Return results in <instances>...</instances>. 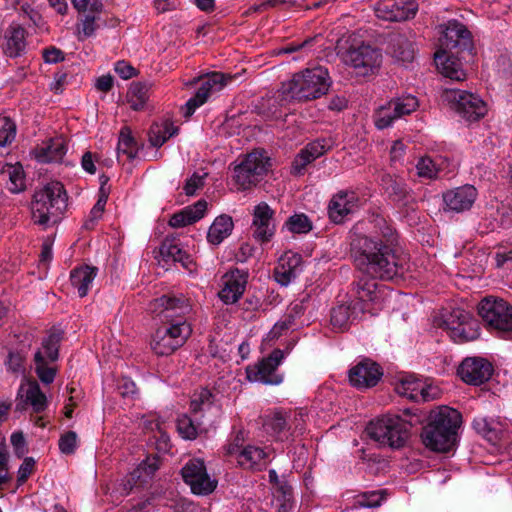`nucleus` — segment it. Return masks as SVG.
I'll return each mask as SVG.
<instances>
[{
    "label": "nucleus",
    "instance_id": "f704fd0d",
    "mask_svg": "<svg viewBox=\"0 0 512 512\" xmlns=\"http://www.w3.org/2000/svg\"><path fill=\"white\" fill-rule=\"evenodd\" d=\"M396 391L398 394L416 402L429 399L427 388L420 381L412 378L402 379L397 385Z\"/></svg>",
    "mask_w": 512,
    "mask_h": 512
},
{
    "label": "nucleus",
    "instance_id": "473e14b6",
    "mask_svg": "<svg viewBox=\"0 0 512 512\" xmlns=\"http://www.w3.org/2000/svg\"><path fill=\"white\" fill-rule=\"evenodd\" d=\"M98 269L93 266L83 265L71 271L70 280L78 291L80 297L88 294L89 286L97 275Z\"/></svg>",
    "mask_w": 512,
    "mask_h": 512
},
{
    "label": "nucleus",
    "instance_id": "0e129e2a",
    "mask_svg": "<svg viewBox=\"0 0 512 512\" xmlns=\"http://www.w3.org/2000/svg\"><path fill=\"white\" fill-rule=\"evenodd\" d=\"M383 496L380 492L364 493L359 499L358 504L362 507L374 508L380 505Z\"/></svg>",
    "mask_w": 512,
    "mask_h": 512
},
{
    "label": "nucleus",
    "instance_id": "393cba45",
    "mask_svg": "<svg viewBox=\"0 0 512 512\" xmlns=\"http://www.w3.org/2000/svg\"><path fill=\"white\" fill-rule=\"evenodd\" d=\"M19 394L21 395L24 404L17 403L16 410L23 411L25 409V404H30L35 413H41L46 409L47 398L36 381H30L25 385H22L20 387Z\"/></svg>",
    "mask_w": 512,
    "mask_h": 512
},
{
    "label": "nucleus",
    "instance_id": "6ab92c4d",
    "mask_svg": "<svg viewBox=\"0 0 512 512\" xmlns=\"http://www.w3.org/2000/svg\"><path fill=\"white\" fill-rule=\"evenodd\" d=\"M247 279L248 272L244 270L234 269L226 273L222 278L223 287L218 293L219 298L225 304L237 302L245 291Z\"/></svg>",
    "mask_w": 512,
    "mask_h": 512
},
{
    "label": "nucleus",
    "instance_id": "a878e982",
    "mask_svg": "<svg viewBox=\"0 0 512 512\" xmlns=\"http://www.w3.org/2000/svg\"><path fill=\"white\" fill-rule=\"evenodd\" d=\"M238 464L247 470L262 471L268 464V454L258 446H245L236 457Z\"/></svg>",
    "mask_w": 512,
    "mask_h": 512
},
{
    "label": "nucleus",
    "instance_id": "de8ad7c7",
    "mask_svg": "<svg viewBox=\"0 0 512 512\" xmlns=\"http://www.w3.org/2000/svg\"><path fill=\"white\" fill-rule=\"evenodd\" d=\"M177 431L183 439L194 440L198 435V428L193 420L186 414H183L177 419Z\"/></svg>",
    "mask_w": 512,
    "mask_h": 512
},
{
    "label": "nucleus",
    "instance_id": "9b49d317",
    "mask_svg": "<svg viewBox=\"0 0 512 512\" xmlns=\"http://www.w3.org/2000/svg\"><path fill=\"white\" fill-rule=\"evenodd\" d=\"M445 98L452 104L456 112L467 121H478L487 113L486 103L473 93L450 89L445 91Z\"/></svg>",
    "mask_w": 512,
    "mask_h": 512
},
{
    "label": "nucleus",
    "instance_id": "0eeeda50",
    "mask_svg": "<svg viewBox=\"0 0 512 512\" xmlns=\"http://www.w3.org/2000/svg\"><path fill=\"white\" fill-rule=\"evenodd\" d=\"M271 167L270 158L262 150L248 153L234 168V179L239 189L247 190L257 185Z\"/></svg>",
    "mask_w": 512,
    "mask_h": 512
},
{
    "label": "nucleus",
    "instance_id": "ea45409f",
    "mask_svg": "<svg viewBox=\"0 0 512 512\" xmlns=\"http://www.w3.org/2000/svg\"><path fill=\"white\" fill-rule=\"evenodd\" d=\"M117 151L118 155L125 154L130 160L136 157L138 147L129 127L125 126L120 130Z\"/></svg>",
    "mask_w": 512,
    "mask_h": 512
},
{
    "label": "nucleus",
    "instance_id": "09e8293b",
    "mask_svg": "<svg viewBox=\"0 0 512 512\" xmlns=\"http://www.w3.org/2000/svg\"><path fill=\"white\" fill-rule=\"evenodd\" d=\"M471 314L463 309H453L443 320V325L449 331L457 326L470 322Z\"/></svg>",
    "mask_w": 512,
    "mask_h": 512
},
{
    "label": "nucleus",
    "instance_id": "9d476101",
    "mask_svg": "<svg viewBox=\"0 0 512 512\" xmlns=\"http://www.w3.org/2000/svg\"><path fill=\"white\" fill-rule=\"evenodd\" d=\"M284 359V352L274 349L267 357L246 368L247 379L250 382H260L266 385H279L283 375L278 373V366Z\"/></svg>",
    "mask_w": 512,
    "mask_h": 512
},
{
    "label": "nucleus",
    "instance_id": "8fccbe9b",
    "mask_svg": "<svg viewBox=\"0 0 512 512\" xmlns=\"http://www.w3.org/2000/svg\"><path fill=\"white\" fill-rule=\"evenodd\" d=\"M351 318V308L346 304H340L331 311V324L339 329L344 328Z\"/></svg>",
    "mask_w": 512,
    "mask_h": 512
},
{
    "label": "nucleus",
    "instance_id": "c03bdc74",
    "mask_svg": "<svg viewBox=\"0 0 512 512\" xmlns=\"http://www.w3.org/2000/svg\"><path fill=\"white\" fill-rule=\"evenodd\" d=\"M279 512H293L294 501L292 496V488L288 485L278 487L275 495Z\"/></svg>",
    "mask_w": 512,
    "mask_h": 512
},
{
    "label": "nucleus",
    "instance_id": "a18cd8bd",
    "mask_svg": "<svg viewBox=\"0 0 512 512\" xmlns=\"http://www.w3.org/2000/svg\"><path fill=\"white\" fill-rule=\"evenodd\" d=\"M285 227L292 233H308L312 230V223L305 214H295L287 219Z\"/></svg>",
    "mask_w": 512,
    "mask_h": 512
},
{
    "label": "nucleus",
    "instance_id": "4468645a",
    "mask_svg": "<svg viewBox=\"0 0 512 512\" xmlns=\"http://www.w3.org/2000/svg\"><path fill=\"white\" fill-rule=\"evenodd\" d=\"M418 4L414 0H380L375 7L379 19L397 22L414 18Z\"/></svg>",
    "mask_w": 512,
    "mask_h": 512
},
{
    "label": "nucleus",
    "instance_id": "e2e57ef3",
    "mask_svg": "<svg viewBox=\"0 0 512 512\" xmlns=\"http://www.w3.org/2000/svg\"><path fill=\"white\" fill-rule=\"evenodd\" d=\"M206 175V173L203 176L194 173L189 179H187L183 188L185 194L193 196L198 189L202 188L204 186V177Z\"/></svg>",
    "mask_w": 512,
    "mask_h": 512
},
{
    "label": "nucleus",
    "instance_id": "69168bd1",
    "mask_svg": "<svg viewBox=\"0 0 512 512\" xmlns=\"http://www.w3.org/2000/svg\"><path fill=\"white\" fill-rule=\"evenodd\" d=\"M42 57L45 63L56 64L64 60V53L55 46H50L42 51Z\"/></svg>",
    "mask_w": 512,
    "mask_h": 512
},
{
    "label": "nucleus",
    "instance_id": "c9c22d12",
    "mask_svg": "<svg viewBox=\"0 0 512 512\" xmlns=\"http://www.w3.org/2000/svg\"><path fill=\"white\" fill-rule=\"evenodd\" d=\"M67 147L63 139L56 138L50 140L45 146L41 147L36 157L40 162H59L66 154Z\"/></svg>",
    "mask_w": 512,
    "mask_h": 512
},
{
    "label": "nucleus",
    "instance_id": "e433bc0d",
    "mask_svg": "<svg viewBox=\"0 0 512 512\" xmlns=\"http://www.w3.org/2000/svg\"><path fill=\"white\" fill-rule=\"evenodd\" d=\"M61 335L59 333H51L42 342V347L35 353V362H53L58 358L59 343Z\"/></svg>",
    "mask_w": 512,
    "mask_h": 512
},
{
    "label": "nucleus",
    "instance_id": "2eb2a0df",
    "mask_svg": "<svg viewBox=\"0 0 512 512\" xmlns=\"http://www.w3.org/2000/svg\"><path fill=\"white\" fill-rule=\"evenodd\" d=\"M492 373V364L482 357H467L457 369V374L461 380L474 386H479L488 381Z\"/></svg>",
    "mask_w": 512,
    "mask_h": 512
},
{
    "label": "nucleus",
    "instance_id": "dca6fc26",
    "mask_svg": "<svg viewBox=\"0 0 512 512\" xmlns=\"http://www.w3.org/2000/svg\"><path fill=\"white\" fill-rule=\"evenodd\" d=\"M381 61L382 54L380 50L370 45L351 48L345 55V62L361 75H366L378 68Z\"/></svg>",
    "mask_w": 512,
    "mask_h": 512
},
{
    "label": "nucleus",
    "instance_id": "c85d7f7f",
    "mask_svg": "<svg viewBox=\"0 0 512 512\" xmlns=\"http://www.w3.org/2000/svg\"><path fill=\"white\" fill-rule=\"evenodd\" d=\"M159 254L162 260L166 263L179 262L187 269H189L192 264V259L184 250H182L175 238L166 237L159 247Z\"/></svg>",
    "mask_w": 512,
    "mask_h": 512
},
{
    "label": "nucleus",
    "instance_id": "680f3d73",
    "mask_svg": "<svg viewBox=\"0 0 512 512\" xmlns=\"http://www.w3.org/2000/svg\"><path fill=\"white\" fill-rule=\"evenodd\" d=\"M35 370L39 379L45 383L50 384L54 381L55 378V369L52 367H48L47 362H35Z\"/></svg>",
    "mask_w": 512,
    "mask_h": 512
},
{
    "label": "nucleus",
    "instance_id": "864d4df0",
    "mask_svg": "<svg viewBox=\"0 0 512 512\" xmlns=\"http://www.w3.org/2000/svg\"><path fill=\"white\" fill-rule=\"evenodd\" d=\"M416 169L418 176L426 179H434L438 174V169L430 157L420 158L416 164Z\"/></svg>",
    "mask_w": 512,
    "mask_h": 512
},
{
    "label": "nucleus",
    "instance_id": "13d9d810",
    "mask_svg": "<svg viewBox=\"0 0 512 512\" xmlns=\"http://www.w3.org/2000/svg\"><path fill=\"white\" fill-rule=\"evenodd\" d=\"M75 9L80 13H86L90 11L102 12L103 4L101 0H71Z\"/></svg>",
    "mask_w": 512,
    "mask_h": 512
},
{
    "label": "nucleus",
    "instance_id": "774afa93",
    "mask_svg": "<svg viewBox=\"0 0 512 512\" xmlns=\"http://www.w3.org/2000/svg\"><path fill=\"white\" fill-rule=\"evenodd\" d=\"M115 72L122 79H130L136 75V69L125 61H118L115 65Z\"/></svg>",
    "mask_w": 512,
    "mask_h": 512
},
{
    "label": "nucleus",
    "instance_id": "6e6d98bb",
    "mask_svg": "<svg viewBox=\"0 0 512 512\" xmlns=\"http://www.w3.org/2000/svg\"><path fill=\"white\" fill-rule=\"evenodd\" d=\"M59 449L63 454H73L77 447V434L74 431H68L61 435L59 439Z\"/></svg>",
    "mask_w": 512,
    "mask_h": 512
},
{
    "label": "nucleus",
    "instance_id": "ddd939ff",
    "mask_svg": "<svg viewBox=\"0 0 512 512\" xmlns=\"http://www.w3.org/2000/svg\"><path fill=\"white\" fill-rule=\"evenodd\" d=\"M181 475L184 482L190 486L192 493L196 495H208L217 486V481L210 478L204 461L201 459L189 460L182 467Z\"/></svg>",
    "mask_w": 512,
    "mask_h": 512
},
{
    "label": "nucleus",
    "instance_id": "79ce46f5",
    "mask_svg": "<svg viewBox=\"0 0 512 512\" xmlns=\"http://www.w3.org/2000/svg\"><path fill=\"white\" fill-rule=\"evenodd\" d=\"M389 105L395 111V115L400 118L415 111L418 107V100L412 95H407L391 100Z\"/></svg>",
    "mask_w": 512,
    "mask_h": 512
},
{
    "label": "nucleus",
    "instance_id": "b1692460",
    "mask_svg": "<svg viewBox=\"0 0 512 512\" xmlns=\"http://www.w3.org/2000/svg\"><path fill=\"white\" fill-rule=\"evenodd\" d=\"M302 263V258L297 253L287 252L278 261V265L274 269L275 280L282 286L288 285L294 280Z\"/></svg>",
    "mask_w": 512,
    "mask_h": 512
},
{
    "label": "nucleus",
    "instance_id": "49530a36",
    "mask_svg": "<svg viewBox=\"0 0 512 512\" xmlns=\"http://www.w3.org/2000/svg\"><path fill=\"white\" fill-rule=\"evenodd\" d=\"M475 322L470 317V322L466 324H462L461 326H457L453 328V330L449 331L450 337L455 342H467L475 339L477 337V331L473 328Z\"/></svg>",
    "mask_w": 512,
    "mask_h": 512
},
{
    "label": "nucleus",
    "instance_id": "052dcab7",
    "mask_svg": "<svg viewBox=\"0 0 512 512\" xmlns=\"http://www.w3.org/2000/svg\"><path fill=\"white\" fill-rule=\"evenodd\" d=\"M315 159L310 156L306 149H302L295 157L292 163V171L294 174L300 175L303 173L305 167Z\"/></svg>",
    "mask_w": 512,
    "mask_h": 512
},
{
    "label": "nucleus",
    "instance_id": "39448f33",
    "mask_svg": "<svg viewBox=\"0 0 512 512\" xmlns=\"http://www.w3.org/2000/svg\"><path fill=\"white\" fill-rule=\"evenodd\" d=\"M410 424L398 415H384L369 422L366 427L370 439L381 446L403 447L409 438Z\"/></svg>",
    "mask_w": 512,
    "mask_h": 512
},
{
    "label": "nucleus",
    "instance_id": "f03ea898",
    "mask_svg": "<svg viewBox=\"0 0 512 512\" xmlns=\"http://www.w3.org/2000/svg\"><path fill=\"white\" fill-rule=\"evenodd\" d=\"M462 416L456 409L441 406L430 412L429 423L421 437L426 447L436 452H448L454 445Z\"/></svg>",
    "mask_w": 512,
    "mask_h": 512
},
{
    "label": "nucleus",
    "instance_id": "412c9836",
    "mask_svg": "<svg viewBox=\"0 0 512 512\" xmlns=\"http://www.w3.org/2000/svg\"><path fill=\"white\" fill-rule=\"evenodd\" d=\"M1 47L9 57L21 56L26 49V30L18 23H11L1 39Z\"/></svg>",
    "mask_w": 512,
    "mask_h": 512
},
{
    "label": "nucleus",
    "instance_id": "bf43d9fd",
    "mask_svg": "<svg viewBox=\"0 0 512 512\" xmlns=\"http://www.w3.org/2000/svg\"><path fill=\"white\" fill-rule=\"evenodd\" d=\"M244 442H245V432L243 430H239L233 440L228 443L226 446H225V452L227 455H230V456H238V453L241 452V450L245 447L244 446Z\"/></svg>",
    "mask_w": 512,
    "mask_h": 512
},
{
    "label": "nucleus",
    "instance_id": "7c9ffc66",
    "mask_svg": "<svg viewBox=\"0 0 512 512\" xmlns=\"http://www.w3.org/2000/svg\"><path fill=\"white\" fill-rule=\"evenodd\" d=\"M265 430L273 435L278 440L288 439L289 435H292L297 430L301 433L303 428H299L296 425L292 433H290L291 427L288 426L287 417L282 412L276 411L273 414L266 417L264 421Z\"/></svg>",
    "mask_w": 512,
    "mask_h": 512
},
{
    "label": "nucleus",
    "instance_id": "f8f14e48",
    "mask_svg": "<svg viewBox=\"0 0 512 512\" xmlns=\"http://www.w3.org/2000/svg\"><path fill=\"white\" fill-rule=\"evenodd\" d=\"M231 80V76L225 75L221 72H213L203 77H198L193 80L191 84L197 81L201 82L196 94L190 98L183 107V115L189 118L193 115L195 110L203 105L209 95L213 92L220 91Z\"/></svg>",
    "mask_w": 512,
    "mask_h": 512
},
{
    "label": "nucleus",
    "instance_id": "5701e85b",
    "mask_svg": "<svg viewBox=\"0 0 512 512\" xmlns=\"http://www.w3.org/2000/svg\"><path fill=\"white\" fill-rule=\"evenodd\" d=\"M356 207V196L353 192L340 191L330 200L328 206L329 218L336 224L343 223L345 218Z\"/></svg>",
    "mask_w": 512,
    "mask_h": 512
},
{
    "label": "nucleus",
    "instance_id": "37998d69",
    "mask_svg": "<svg viewBox=\"0 0 512 512\" xmlns=\"http://www.w3.org/2000/svg\"><path fill=\"white\" fill-rule=\"evenodd\" d=\"M213 404V395L210 390L203 388L200 392L195 393L190 402V410L197 414L209 409Z\"/></svg>",
    "mask_w": 512,
    "mask_h": 512
},
{
    "label": "nucleus",
    "instance_id": "f3484780",
    "mask_svg": "<svg viewBox=\"0 0 512 512\" xmlns=\"http://www.w3.org/2000/svg\"><path fill=\"white\" fill-rule=\"evenodd\" d=\"M383 375L381 367L371 359H363L349 370V381L353 387H374Z\"/></svg>",
    "mask_w": 512,
    "mask_h": 512
},
{
    "label": "nucleus",
    "instance_id": "7ed1b4c3",
    "mask_svg": "<svg viewBox=\"0 0 512 512\" xmlns=\"http://www.w3.org/2000/svg\"><path fill=\"white\" fill-rule=\"evenodd\" d=\"M67 199L64 186L57 181L36 190L31 202V216L34 224L44 229L58 224L67 209Z\"/></svg>",
    "mask_w": 512,
    "mask_h": 512
},
{
    "label": "nucleus",
    "instance_id": "c756f323",
    "mask_svg": "<svg viewBox=\"0 0 512 512\" xmlns=\"http://www.w3.org/2000/svg\"><path fill=\"white\" fill-rule=\"evenodd\" d=\"M434 60L440 73L445 77L457 81L465 79L460 62L453 55H449L446 50L436 52Z\"/></svg>",
    "mask_w": 512,
    "mask_h": 512
},
{
    "label": "nucleus",
    "instance_id": "2f4dec72",
    "mask_svg": "<svg viewBox=\"0 0 512 512\" xmlns=\"http://www.w3.org/2000/svg\"><path fill=\"white\" fill-rule=\"evenodd\" d=\"M472 425L478 434L482 435L493 445L497 444L502 438L503 425L498 421L485 417H476Z\"/></svg>",
    "mask_w": 512,
    "mask_h": 512
},
{
    "label": "nucleus",
    "instance_id": "a211bd4d",
    "mask_svg": "<svg viewBox=\"0 0 512 512\" xmlns=\"http://www.w3.org/2000/svg\"><path fill=\"white\" fill-rule=\"evenodd\" d=\"M477 195L476 188L469 184L449 189L442 195L444 211L462 213L470 210Z\"/></svg>",
    "mask_w": 512,
    "mask_h": 512
},
{
    "label": "nucleus",
    "instance_id": "6e6552de",
    "mask_svg": "<svg viewBox=\"0 0 512 512\" xmlns=\"http://www.w3.org/2000/svg\"><path fill=\"white\" fill-rule=\"evenodd\" d=\"M149 310L162 323H187L185 316L192 310L188 298L183 295L167 294L153 299L149 304Z\"/></svg>",
    "mask_w": 512,
    "mask_h": 512
},
{
    "label": "nucleus",
    "instance_id": "4c0bfd02",
    "mask_svg": "<svg viewBox=\"0 0 512 512\" xmlns=\"http://www.w3.org/2000/svg\"><path fill=\"white\" fill-rule=\"evenodd\" d=\"M178 131L177 127L169 121L154 123L149 129V142L153 147H161L170 137Z\"/></svg>",
    "mask_w": 512,
    "mask_h": 512
},
{
    "label": "nucleus",
    "instance_id": "bb28decb",
    "mask_svg": "<svg viewBox=\"0 0 512 512\" xmlns=\"http://www.w3.org/2000/svg\"><path fill=\"white\" fill-rule=\"evenodd\" d=\"M206 210L207 202L200 199L193 205L187 206L180 212L173 214L169 220V225L174 228H180L193 224L203 218Z\"/></svg>",
    "mask_w": 512,
    "mask_h": 512
},
{
    "label": "nucleus",
    "instance_id": "72a5a7b5",
    "mask_svg": "<svg viewBox=\"0 0 512 512\" xmlns=\"http://www.w3.org/2000/svg\"><path fill=\"white\" fill-rule=\"evenodd\" d=\"M233 227L232 217L226 214L216 217L208 230V242L213 245H219L232 233Z\"/></svg>",
    "mask_w": 512,
    "mask_h": 512
},
{
    "label": "nucleus",
    "instance_id": "1a4fd4ad",
    "mask_svg": "<svg viewBox=\"0 0 512 512\" xmlns=\"http://www.w3.org/2000/svg\"><path fill=\"white\" fill-rule=\"evenodd\" d=\"M192 333L188 323H173L158 328L151 340V349L159 356H168L184 345Z\"/></svg>",
    "mask_w": 512,
    "mask_h": 512
},
{
    "label": "nucleus",
    "instance_id": "3c124183",
    "mask_svg": "<svg viewBox=\"0 0 512 512\" xmlns=\"http://www.w3.org/2000/svg\"><path fill=\"white\" fill-rule=\"evenodd\" d=\"M3 174H6L9 177L11 182V187L9 189L12 192H19L23 190L25 181L21 166L9 165L5 170H3Z\"/></svg>",
    "mask_w": 512,
    "mask_h": 512
},
{
    "label": "nucleus",
    "instance_id": "5fc2aeb1",
    "mask_svg": "<svg viewBox=\"0 0 512 512\" xmlns=\"http://www.w3.org/2000/svg\"><path fill=\"white\" fill-rule=\"evenodd\" d=\"M399 117L395 115V111L388 104V107H381L375 117V124L379 129H385L389 127L395 119Z\"/></svg>",
    "mask_w": 512,
    "mask_h": 512
},
{
    "label": "nucleus",
    "instance_id": "20e7f679",
    "mask_svg": "<svg viewBox=\"0 0 512 512\" xmlns=\"http://www.w3.org/2000/svg\"><path fill=\"white\" fill-rule=\"evenodd\" d=\"M330 85L329 73L325 67L306 68L282 83L281 94L285 100L307 102L325 95Z\"/></svg>",
    "mask_w": 512,
    "mask_h": 512
},
{
    "label": "nucleus",
    "instance_id": "aec40b11",
    "mask_svg": "<svg viewBox=\"0 0 512 512\" xmlns=\"http://www.w3.org/2000/svg\"><path fill=\"white\" fill-rule=\"evenodd\" d=\"M274 211L265 202L258 204L253 213V237L259 242H268L275 233Z\"/></svg>",
    "mask_w": 512,
    "mask_h": 512
},
{
    "label": "nucleus",
    "instance_id": "cd10ccee",
    "mask_svg": "<svg viewBox=\"0 0 512 512\" xmlns=\"http://www.w3.org/2000/svg\"><path fill=\"white\" fill-rule=\"evenodd\" d=\"M388 49L395 59L403 63H410L414 59L413 45L404 34H391L388 39Z\"/></svg>",
    "mask_w": 512,
    "mask_h": 512
},
{
    "label": "nucleus",
    "instance_id": "423d86ee",
    "mask_svg": "<svg viewBox=\"0 0 512 512\" xmlns=\"http://www.w3.org/2000/svg\"><path fill=\"white\" fill-rule=\"evenodd\" d=\"M478 314L499 335L512 334V305L507 301L493 296L485 297L478 304Z\"/></svg>",
    "mask_w": 512,
    "mask_h": 512
},
{
    "label": "nucleus",
    "instance_id": "4d7b16f0",
    "mask_svg": "<svg viewBox=\"0 0 512 512\" xmlns=\"http://www.w3.org/2000/svg\"><path fill=\"white\" fill-rule=\"evenodd\" d=\"M16 135V126L9 118H4L0 128V146L10 144Z\"/></svg>",
    "mask_w": 512,
    "mask_h": 512
},
{
    "label": "nucleus",
    "instance_id": "603ef678",
    "mask_svg": "<svg viewBox=\"0 0 512 512\" xmlns=\"http://www.w3.org/2000/svg\"><path fill=\"white\" fill-rule=\"evenodd\" d=\"M107 200H108V191L102 190V195H99V198H98L96 204L93 206V208L90 211L89 219L84 224L85 228H87V229L92 228L94 225V222L102 217Z\"/></svg>",
    "mask_w": 512,
    "mask_h": 512
},
{
    "label": "nucleus",
    "instance_id": "4be33fe9",
    "mask_svg": "<svg viewBox=\"0 0 512 512\" xmlns=\"http://www.w3.org/2000/svg\"><path fill=\"white\" fill-rule=\"evenodd\" d=\"M440 43L444 50H452L459 47L466 49L471 44V34L462 23L456 20L449 21L440 39Z\"/></svg>",
    "mask_w": 512,
    "mask_h": 512
},
{
    "label": "nucleus",
    "instance_id": "a19ab883",
    "mask_svg": "<svg viewBox=\"0 0 512 512\" xmlns=\"http://www.w3.org/2000/svg\"><path fill=\"white\" fill-rule=\"evenodd\" d=\"M101 12H86L80 18V24L78 25L79 39L90 37L94 34L98 28L97 22L100 20Z\"/></svg>",
    "mask_w": 512,
    "mask_h": 512
},
{
    "label": "nucleus",
    "instance_id": "338daca9",
    "mask_svg": "<svg viewBox=\"0 0 512 512\" xmlns=\"http://www.w3.org/2000/svg\"><path fill=\"white\" fill-rule=\"evenodd\" d=\"M35 466V461L32 457H26L18 470L17 481L19 484L26 482L28 477L32 474Z\"/></svg>",
    "mask_w": 512,
    "mask_h": 512
},
{
    "label": "nucleus",
    "instance_id": "58836bf2",
    "mask_svg": "<svg viewBox=\"0 0 512 512\" xmlns=\"http://www.w3.org/2000/svg\"><path fill=\"white\" fill-rule=\"evenodd\" d=\"M126 99L133 110L143 109L149 99L148 87L140 82H132L127 91Z\"/></svg>",
    "mask_w": 512,
    "mask_h": 512
},
{
    "label": "nucleus",
    "instance_id": "f257e3e1",
    "mask_svg": "<svg viewBox=\"0 0 512 512\" xmlns=\"http://www.w3.org/2000/svg\"><path fill=\"white\" fill-rule=\"evenodd\" d=\"M396 241V231L381 217L375 218L374 231L370 236L360 235L352 241L355 262L366 274L352 288L353 295L360 302L382 303L386 296L385 286L379 285L375 279L391 280L403 274V264L392 248Z\"/></svg>",
    "mask_w": 512,
    "mask_h": 512
}]
</instances>
